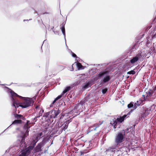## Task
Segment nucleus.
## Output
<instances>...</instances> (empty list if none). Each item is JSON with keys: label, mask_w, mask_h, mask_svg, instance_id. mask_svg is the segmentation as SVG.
Returning a JSON list of instances; mask_svg holds the SVG:
<instances>
[{"label": "nucleus", "mask_w": 156, "mask_h": 156, "mask_svg": "<svg viewBox=\"0 0 156 156\" xmlns=\"http://www.w3.org/2000/svg\"><path fill=\"white\" fill-rule=\"evenodd\" d=\"M15 116L16 118L18 119L21 117L22 116L21 115H18L16 114L15 115Z\"/></svg>", "instance_id": "23"}, {"label": "nucleus", "mask_w": 156, "mask_h": 156, "mask_svg": "<svg viewBox=\"0 0 156 156\" xmlns=\"http://www.w3.org/2000/svg\"><path fill=\"white\" fill-rule=\"evenodd\" d=\"M60 113V110L58 109L53 110L49 112L51 118H55Z\"/></svg>", "instance_id": "8"}, {"label": "nucleus", "mask_w": 156, "mask_h": 156, "mask_svg": "<svg viewBox=\"0 0 156 156\" xmlns=\"http://www.w3.org/2000/svg\"><path fill=\"white\" fill-rule=\"evenodd\" d=\"M107 88H105L102 90V93L103 94H105L107 92Z\"/></svg>", "instance_id": "25"}, {"label": "nucleus", "mask_w": 156, "mask_h": 156, "mask_svg": "<svg viewBox=\"0 0 156 156\" xmlns=\"http://www.w3.org/2000/svg\"><path fill=\"white\" fill-rule=\"evenodd\" d=\"M43 112H44V110H42V109H41L39 112V116L35 117L34 118V119H36L37 118L39 117L40 116L42 115Z\"/></svg>", "instance_id": "19"}, {"label": "nucleus", "mask_w": 156, "mask_h": 156, "mask_svg": "<svg viewBox=\"0 0 156 156\" xmlns=\"http://www.w3.org/2000/svg\"><path fill=\"white\" fill-rule=\"evenodd\" d=\"M133 103L132 102H131L130 104H129L127 106L128 108H130L132 107L134 108V106H133Z\"/></svg>", "instance_id": "21"}, {"label": "nucleus", "mask_w": 156, "mask_h": 156, "mask_svg": "<svg viewBox=\"0 0 156 156\" xmlns=\"http://www.w3.org/2000/svg\"><path fill=\"white\" fill-rule=\"evenodd\" d=\"M8 92L11 96V99L12 103V106L14 107L15 108L20 106V104L18 100H16L15 97L16 96L20 98H24L23 97L18 95L17 94L10 89L8 90Z\"/></svg>", "instance_id": "1"}, {"label": "nucleus", "mask_w": 156, "mask_h": 156, "mask_svg": "<svg viewBox=\"0 0 156 156\" xmlns=\"http://www.w3.org/2000/svg\"><path fill=\"white\" fill-rule=\"evenodd\" d=\"M70 87L69 86L66 87L64 90L63 91L62 94L58 96L54 100L52 103V104H53L56 101L60 99L64 94L66 93L67 91L69 90L70 89Z\"/></svg>", "instance_id": "9"}, {"label": "nucleus", "mask_w": 156, "mask_h": 156, "mask_svg": "<svg viewBox=\"0 0 156 156\" xmlns=\"http://www.w3.org/2000/svg\"><path fill=\"white\" fill-rule=\"evenodd\" d=\"M150 38V37H149V38H148L147 39H148V40H149V41H151V38L149 39V38Z\"/></svg>", "instance_id": "34"}, {"label": "nucleus", "mask_w": 156, "mask_h": 156, "mask_svg": "<svg viewBox=\"0 0 156 156\" xmlns=\"http://www.w3.org/2000/svg\"><path fill=\"white\" fill-rule=\"evenodd\" d=\"M38 106H36V109H37V108H38Z\"/></svg>", "instance_id": "36"}, {"label": "nucleus", "mask_w": 156, "mask_h": 156, "mask_svg": "<svg viewBox=\"0 0 156 156\" xmlns=\"http://www.w3.org/2000/svg\"><path fill=\"white\" fill-rule=\"evenodd\" d=\"M48 115H49V114H48V113H47L46 114H44V116H45V117H48Z\"/></svg>", "instance_id": "31"}, {"label": "nucleus", "mask_w": 156, "mask_h": 156, "mask_svg": "<svg viewBox=\"0 0 156 156\" xmlns=\"http://www.w3.org/2000/svg\"><path fill=\"white\" fill-rule=\"evenodd\" d=\"M50 107H52L53 106L52 105H50Z\"/></svg>", "instance_id": "37"}, {"label": "nucleus", "mask_w": 156, "mask_h": 156, "mask_svg": "<svg viewBox=\"0 0 156 156\" xmlns=\"http://www.w3.org/2000/svg\"><path fill=\"white\" fill-rule=\"evenodd\" d=\"M86 144H89V146L90 147H91V144L90 141H88L86 142Z\"/></svg>", "instance_id": "27"}, {"label": "nucleus", "mask_w": 156, "mask_h": 156, "mask_svg": "<svg viewBox=\"0 0 156 156\" xmlns=\"http://www.w3.org/2000/svg\"><path fill=\"white\" fill-rule=\"evenodd\" d=\"M88 85H87V84H86L85 85V88H87L88 87Z\"/></svg>", "instance_id": "32"}, {"label": "nucleus", "mask_w": 156, "mask_h": 156, "mask_svg": "<svg viewBox=\"0 0 156 156\" xmlns=\"http://www.w3.org/2000/svg\"><path fill=\"white\" fill-rule=\"evenodd\" d=\"M34 146H30L25 150H23L21 154L17 156H28L30 152V151L33 148Z\"/></svg>", "instance_id": "7"}, {"label": "nucleus", "mask_w": 156, "mask_h": 156, "mask_svg": "<svg viewBox=\"0 0 156 156\" xmlns=\"http://www.w3.org/2000/svg\"><path fill=\"white\" fill-rule=\"evenodd\" d=\"M43 146V144L42 143H40L39 144L34 150V153H36L41 151V148Z\"/></svg>", "instance_id": "11"}, {"label": "nucleus", "mask_w": 156, "mask_h": 156, "mask_svg": "<svg viewBox=\"0 0 156 156\" xmlns=\"http://www.w3.org/2000/svg\"><path fill=\"white\" fill-rule=\"evenodd\" d=\"M150 38V37H149V38H148L147 39H148V40H149V41H151V38L149 39V38Z\"/></svg>", "instance_id": "33"}, {"label": "nucleus", "mask_w": 156, "mask_h": 156, "mask_svg": "<svg viewBox=\"0 0 156 156\" xmlns=\"http://www.w3.org/2000/svg\"><path fill=\"white\" fill-rule=\"evenodd\" d=\"M68 123L67 122H65L64 124V125H63V128L62 130L65 131V130L68 128Z\"/></svg>", "instance_id": "17"}, {"label": "nucleus", "mask_w": 156, "mask_h": 156, "mask_svg": "<svg viewBox=\"0 0 156 156\" xmlns=\"http://www.w3.org/2000/svg\"><path fill=\"white\" fill-rule=\"evenodd\" d=\"M25 143H22L21 144V147H23V149L25 148L26 147V146H25Z\"/></svg>", "instance_id": "26"}, {"label": "nucleus", "mask_w": 156, "mask_h": 156, "mask_svg": "<svg viewBox=\"0 0 156 156\" xmlns=\"http://www.w3.org/2000/svg\"><path fill=\"white\" fill-rule=\"evenodd\" d=\"M84 153L83 152H81V154H83Z\"/></svg>", "instance_id": "35"}, {"label": "nucleus", "mask_w": 156, "mask_h": 156, "mask_svg": "<svg viewBox=\"0 0 156 156\" xmlns=\"http://www.w3.org/2000/svg\"><path fill=\"white\" fill-rule=\"evenodd\" d=\"M99 125H99V124H95V125H94V126H96V128L94 129V130H96V128L97 127H99Z\"/></svg>", "instance_id": "29"}, {"label": "nucleus", "mask_w": 156, "mask_h": 156, "mask_svg": "<svg viewBox=\"0 0 156 156\" xmlns=\"http://www.w3.org/2000/svg\"><path fill=\"white\" fill-rule=\"evenodd\" d=\"M22 98L24 99V101L20 105V106L22 108H26L32 105L34 102V100L36 99L35 97L33 98Z\"/></svg>", "instance_id": "3"}, {"label": "nucleus", "mask_w": 156, "mask_h": 156, "mask_svg": "<svg viewBox=\"0 0 156 156\" xmlns=\"http://www.w3.org/2000/svg\"><path fill=\"white\" fill-rule=\"evenodd\" d=\"M146 55L145 53H144L141 51L139 52L136 56L134 57L130 60V62L131 63L133 64L135 62L137 61L139 59H142L143 58L146 57Z\"/></svg>", "instance_id": "4"}, {"label": "nucleus", "mask_w": 156, "mask_h": 156, "mask_svg": "<svg viewBox=\"0 0 156 156\" xmlns=\"http://www.w3.org/2000/svg\"><path fill=\"white\" fill-rule=\"evenodd\" d=\"M72 55L74 57H76V55L73 53H72Z\"/></svg>", "instance_id": "30"}, {"label": "nucleus", "mask_w": 156, "mask_h": 156, "mask_svg": "<svg viewBox=\"0 0 156 156\" xmlns=\"http://www.w3.org/2000/svg\"><path fill=\"white\" fill-rule=\"evenodd\" d=\"M61 29L62 31V34L64 36L65 39L66 40L65 30V27L63 25L61 27Z\"/></svg>", "instance_id": "14"}, {"label": "nucleus", "mask_w": 156, "mask_h": 156, "mask_svg": "<svg viewBox=\"0 0 156 156\" xmlns=\"http://www.w3.org/2000/svg\"><path fill=\"white\" fill-rule=\"evenodd\" d=\"M127 73L129 74H134L135 73V72L133 70L130 71L128 72Z\"/></svg>", "instance_id": "24"}, {"label": "nucleus", "mask_w": 156, "mask_h": 156, "mask_svg": "<svg viewBox=\"0 0 156 156\" xmlns=\"http://www.w3.org/2000/svg\"><path fill=\"white\" fill-rule=\"evenodd\" d=\"M97 79L99 78H103L102 82L105 83L109 81L111 78L109 72L107 70H104L101 72L98 75Z\"/></svg>", "instance_id": "2"}, {"label": "nucleus", "mask_w": 156, "mask_h": 156, "mask_svg": "<svg viewBox=\"0 0 156 156\" xmlns=\"http://www.w3.org/2000/svg\"><path fill=\"white\" fill-rule=\"evenodd\" d=\"M146 95V98H147V97H149L151 95L152 93L150 91H148V92H146L144 93V94L143 95V97H144V99L145 100V96Z\"/></svg>", "instance_id": "12"}, {"label": "nucleus", "mask_w": 156, "mask_h": 156, "mask_svg": "<svg viewBox=\"0 0 156 156\" xmlns=\"http://www.w3.org/2000/svg\"><path fill=\"white\" fill-rule=\"evenodd\" d=\"M142 101L141 100L137 101V102L135 103L134 105V109H135L138 106H139L140 104L142 103Z\"/></svg>", "instance_id": "13"}, {"label": "nucleus", "mask_w": 156, "mask_h": 156, "mask_svg": "<svg viewBox=\"0 0 156 156\" xmlns=\"http://www.w3.org/2000/svg\"><path fill=\"white\" fill-rule=\"evenodd\" d=\"M126 116L127 115H124L122 117L118 118L117 119H114L111 121V123L115 127V126H116L118 123H120L123 121Z\"/></svg>", "instance_id": "5"}, {"label": "nucleus", "mask_w": 156, "mask_h": 156, "mask_svg": "<svg viewBox=\"0 0 156 156\" xmlns=\"http://www.w3.org/2000/svg\"><path fill=\"white\" fill-rule=\"evenodd\" d=\"M29 129L28 128L27 129V132L25 133L24 135L23 136V137L22 138V141H23V140H24V138L26 136H27L28 135V132L29 131Z\"/></svg>", "instance_id": "18"}, {"label": "nucleus", "mask_w": 156, "mask_h": 156, "mask_svg": "<svg viewBox=\"0 0 156 156\" xmlns=\"http://www.w3.org/2000/svg\"><path fill=\"white\" fill-rule=\"evenodd\" d=\"M27 124H28V121H27Z\"/></svg>", "instance_id": "39"}, {"label": "nucleus", "mask_w": 156, "mask_h": 156, "mask_svg": "<svg viewBox=\"0 0 156 156\" xmlns=\"http://www.w3.org/2000/svg\"><path fill=\"white\" fill-rule=\"evenodd\" d=\"M42 135V133H40L35 135L33 137V143L35 144L38 141V140L40 138L41 136Z\"/></svg>", "instance_id": "10"}, {"label": "nucleus", "mask_w": 156, "mask_h": 156, "mask_svg": "<svg viewBox=\"0 0 156 156\" xmlns=\"http://www.w3.org/2000/svg\"><path fill=\"white\" fill-rule=\"evenodd\" d=\"M138 45V43L136 44L133 46V48L132 49H133L134 48H135V49L137 48Z\"/></svg>", "instance_id": "28"}, {"label": "nucleus", "mask_w": 156, "mask_h": 156, "mask_svg": "<svg viewBox=\"0 0 156 156\" xmlns=\"http://www.w3.org/2000/svg\"><path fill=\"white\" fill-rule=\"evenodd\" d=\"M124 133H123L120 132L115 137V143L117 144H118L122 142L124 138Z\"/></svg>", "instance_id": "6"}, {"label": "nucleus", "mask_w": 156, "mask_h": 156, "mask_svg": "<svg viewBox=\"0 0 156 156\" xmlns=\"http://www.w3.org/2000/svg\"><path fill=\"white\" fill-rule=\"evenodd\" d=\"M76 64L77 65V67L79 69H81L82 67V65L79 62L78 63H76Z\"/></svg>", "instance_id": "20"}, {"label": "nucleus", "mask_w": 156, "mask_h": 156, "mask_svg": "<svg viewBox=\"0 0 156 156\" xmlns=\"http://www.w3.org/2000/svg\"><path fill=\"white\" fill-rule=\"evenodd\" d=\"M154 89H155V90H156V86H155V87L154 88Z\"/></svg>", "instance_id": "38"}, {"label": "nucleus", "mask_w": 156, "mask_h": 156, "mask_svg": "<svg viewBox=\"0 0 156 156\" xmlns=\"http://www.w3.org/2000/svg\"><path fill=\"white\" fill-rule=\"evenodd\" d=\"M117 150L116 149V148L115 147H110L109 148V149L107 150V151H108L110 152H115Z\"/></svg>", "instance_id": "16"}, {"label": "nucleus", "mask_w": 156, "mask_h": 156, "mask_svg": "<svg viewBox=\"0 0 156 156\" xmlns=\"http://www.w3.org/2000/svg\"><path fill=\"white\" fill-rule=\"evenodd\" d=\"M147 43L146 44V45L147 47H150V45L151 44H150L151 42L150 41H149V40H148V39H147Z\"/></svg>", "instance_id": "22"}, {"label": "nucleus", "mask_w": 156, "mask_h": 156, "mask_svg": "<svg viewBox=\"0 0 156 156\" xmlns=\"http://www.w3.org/2000/svg\"><path fill=\"white\" fill-rule=\"evenodd\" d=\"M22 121L20 120L16 119L14 120L12 123V124H20L21 123Z\"/></svg>", "instance_id": "15"}]
</instances>
